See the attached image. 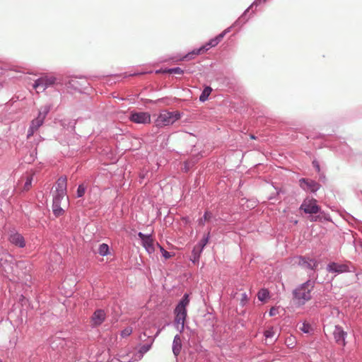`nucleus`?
I'll return each mask as SVG.
<instances>
[{"label": "nucleus", "mask_w": 362, "mask_h": 362, "mask_svg": "<svg viewBox=\"0 0 362 362\" xmlns=\"http://www.w3.org/2000/svg\"><path fill=\"white\" fill-rule=\"evenodd\" d=\"M314 288V282L308 280L296 288L293 293V300L299 305H304L311 299V291Z\"/></svg>", "instance_id": "f257e3e1"}, {"label": "nucleus", "mask_w": 362, "mask_h": 362, "mask_svg": "<svg viewBox=\"0 0 362 362\" xmlns=\"http://www.w3.org/2000/svg\"><path fill=\"white\" fill-rule=\"evenodd\" d=\"M180 118L179 112H168L163 110L160 112L158 117L155 121L156 126L163 127L173 124L175 121Z\"/></svg>", "instance_id": "f03ea898"}, {"label": "nucleus", "mask_w": 362, "mask_h": 362, "mask_svg": "<svg viewBox=\"0 0 362 362\" xmlns=\"http://www.w3.org/2000/svg\"><path fill=\"white\" fill-rule=\"evenodd\" d=\"M228 32V30H225L221 34L217 35L216 37L211 39L208 43L201 47L199 49H197L193 50L192 52L188 53L185 56V59H192V55H198L204 53L205 51H207L210 47H213L216 46L223 38L226 33Z\"/></svg>", "instance_id": "7ed1b4c3"}, {"label": "nucleus", "mask_w": 362, "mask_h": 362, "mask_svg": "<svg viewBox=\"0 0 362 362\" xmlns=\"http://www.w3.org/2000/svg\"><path fill=\"white\" fill-rule=\"evenodd\" d=\"M69 204L68 197H53L52 211L56 216H60L64 214V209Z\"/></svg>", "instance_id": "20e7f679"}, {"label": "nucleus", "mask_w": 362, "mask_h": 362, "mask_svg": "<svg viewBox=\"0 0 362 362\" xmlns=\"http://www.w3.org/2000/svg\"><path fill=\"white\" fill-rule=\"evenodd\" d=\"M300 209L303 210L305 214H316L320 211V206L317 202L313 198H306L300 205Z\"/></svg>", "instance_id": "39448f33"}, {"label": "nucleus", "mask_w": 362, "mask_h": 362, "mask_svg": "<svg viewBox=\"0 0 362 362\" xmlns=\"http://www.w3.org/2000/svg\"><path fill=\"white\" fill-rule=\"evenodd\" d=\"M56 81V78L54 76H44L38 78L33 84V88L37 90V92L44 91L48 86L53 85Z\"/></svg>", "instance_id": "423d86ee"}, {"label": "nucleus", "mask_w": 362, "mask_h": 362, "mask_svg": "<svg viewBox=\"0 0 362 362\" xmlns=\"http://www.w3.org/2000/svg\"><path fill=\"white\" fill-rule=\"evenodd\" d=\"M67 178L66 176L60 177L55 184L54 197H68L66 196Z\"/></svg>", "instance_id": "0eeeda50"}, {"label": "nucleus", "mask_w": 362, "mask_h": 362, "mask_svg": "<svg viewBox=\"0 0 362 362\" xmlns=\"http://www.w3.org/2000/svg\"><path fill=\"white\" fill-rule=\"evenodd\" d=\"M175 325L176 328L182 332L185 327V322L187 317V310L181 309L180 308H175Z\"/></svg>", "instance_id": "6e6552de"}, {"label": "nucleus", "mask_w": 362, "mask_h": 362, "mask_svg": "<svg viewBox=\"0 0 362 362\" xmlns=\"http://www.w3.org/2000/svg\"><path fill=\"white\" fill-rule=\"evenodd\" d=\"M129 119L136 124H149L151 122V115L145 112H132Z\"/></svg>", "instance_id": "1a4fd4ad"}, {"label": "nucleus", "mask_w": 362, "mask_h": 362, "mask_svg": "<svg viewBox=\"0 0 362 362\" xmlns=\"http://www.w3.org/2000/svg\"><path fill=\"white\" fill-rule=\"evenodd\" d=\"M138 236L142 241V245L149 254H152L155 251L154 240L150 235H144L141 232L138 233Z\"/></svg>", "instance_id": "9d476101"}, {"label": "nucleus", "mask_w": 362, "mask_h": 362, "mask_svg": "<svg viewBox=\"0 0 362 362\" xmlns=\"http://www.w3.org/2000/svg\"><path fill=\"white\" fill-rule=\"evenodd\" d=\"M298 264L303 268L310 270L315 269L317 265L316 260L305 257H298Z\"/></svg>", "instance_id": "9b49d317"}, {"label": "nucleus", "mask_w": 362, "mask_h": 362, "mask_svg": "<svg viewBox=\"0 0 362 362\" xmlns=\"http://www.w3.org/2000/svg\"><path fill=\"white\" fill-rule=\"evenodd\" d=\"M300 185L305 190H309L312 192H316L320 188V185L315 181L302 178L300 180Z\"/></svg>", "instance_id": "f8f14e48"}, {"label": "nucleus", "mask_w": 362, "mask_h": 362, "mask_svg": "<svg viewBox=\"0 0 362 362\" xmlns=\"http://www.w3.org/2000/svg\"><path fill=\"white\" fill-rule=\"evenodd\" d=\"M346 333L343 330V329L339 326H335L333 330V335L335 339V341L339 344L344 346L345 345V335Z\"/></svg>", "instance_id": "ddd939ff"}, {"label": "nucleus", "mask_w": 362, "mask_h": 362, "mask_svg": "<svg viewBox=\"0 0 362 362\" xmlns=\"http://www.w3.org/2000/svg\"><path fill=\"white\" fill-rule=\"evenodd\" d=\"M327 270L329 272L343 273L349 272V267L346 264H339L335 262L329 264Z\"/></svg>", "instance_id": "4468645a"}, {"label": "nucleus", "mask_w": 362, "mask_h": 362, "mask_svg": "<svg viewBox=\"0 0 362 362\" xmlns=\"http://www.w3.org/2000/svg\"><path fill=\"white\" fill-rule=\"evenodd\" d=\"M48 110L45 109L43 112H40L37 118L32 120L30 126L35 129L37 130L38 128L43 124Z\"/></svg>", "instance_id": "2eb2a0df"}, {"label": "nucleus", "mask_w": 362, "mask_h": 362, "mask_svg": "<svg viewBox=\"0 0 362 362\" xmlns=\"http://www.w3.org/2000/svg\"><path fill=\"white\" fill-rule=\"evenodd\" d=\"M105 319V313L103 310H97L92 316V322L94 325H101Z\"/></svg>", "instance_id": "dca6fc26"}, {"label": "nucleus", "mask_w": 362, "mask_h": 362, "mask_svg": "<svg viewBox=\"0 0 362 362\" xmlns=\"http://www.w3.org/2000/svg\"><path fill=\"white\" fill-rule=\"evenodd\" d=\"M9 240L11 243L23 247L25 245L23 237L19 233H14L10 235Z\"/></svg>", "instance_id": "f3484780"}, {"label": "nucleus", "mask_w": 362, "mask_h": 362, "mask_svg": "<svg viewBox=\"0 0 362 362\" xmlns=\"http://www.w3.org/2000/svg\"><path fill=\"white\" fill-rule=\"evenodd\" d=\"M182 349V341L179 335H175L173 343V351L175 356H178Z\"/></svg>", "instance_id": "a211bd4d"}, {"label": "nucleus", "mask_w": 362, "mask_h": 362, "mask_svg": "<svg viewBox=\"0 0 362 362\" xmlns=\"http://www.w3.org/2000/svg\"><path fill=\"white\" fill-rule=\"evenodd\" d=\"M209 233L210 232L209 231L207 235L206 236H204L202 240L201 241L199 242V243L197 245L198 247H199V252H198V255H197V257H199V255L201 254V252H202L204 247H205V245L208 243V241H209Z\"/></svg>", "instance_id": "6ab92c4d"}, {"label": "nucleus", "mask_w": 362, "mask_h": 362, "mask_svg": "<svg viewBox=\"0 0 362 362\" xmlns=\"http://www.w3.org/2000/svg\"><path fill=\"white\" fill-rule=\"evenodd\" d=\"M212 89L207 86L202 91V94L199 96V100L202 102H204L208 99V97L211 93Z\"/></svg>", "instance_id": "aec40b11"}, {"label": "nucleus", "mask_w": 362, "mask_h": 362, "mask_svg": "<svg viewBox=\"0 0 362 362\" xmlns=\"http://www.w3.org/2000/svg\"><path fill=\"white\" fill-rule=\"evenodd\" d=\"M189 303V296H188V294H185L183 298H182L181 301L176 306V308L181 307V309L187 310L186 307L188 305Z\"/></svg>", "instance_id": "412c9836"}, {"label": "nucleus", "mask_w": 362, "mask_h": 362, "mask_svg": "<svg viewBox=\"0 0 362 362\" xmlns=\"http://www.w3.org/2000/svg\"><path fill=\"white\" fill-rule=\"evenodd\" d=\"M108 252H109V247L107 244L103 243V244L100 245L99 248H98V253L100 255L105 256V255H107Z\"/></svg>", "instance_id": "4be33fe9"}, {"label": "nucleus", "mask_w": 362, "mask_h": 362, "mask_svg": "<svg viewBox=\"0 0 362 362\" xmlns=\"http://www.w3.org/2000/svg\"><path fill=\"white\" fill-rule=\"evenodd\" d=\"M268 296H269V291L267 289H265V288L261 289L257 293L258 299L261 301L264 300Z\"/></svg>", "instance_id": "5701e85b"}, {"label": "nucleus", "mask_w": 362, "mask_h": 362, "mask_svg": "<svg viewBox=\"0 0 362 362\" xmlns=\"http://www.w3.org/2000/svg\"><path fill=\"white\" fill-rule=\"evenodd\" d=\"M212 217V214L209 211H206L204 217L199 220V225H204L205 221H209Z\"/></svg>", "instance_id": "b1692460"}, {"label": "nucleus", "mask_w": 362, "mask_h": 362, "mask_svg": "<svg viewBox=\"0 0 362 362\" xmlns=\"http://www.w3.org/2000/svg\"><path fill=\"white\" fill-rule=\"evenodd\" d=\"M165 73L168 74H182L184 73V71L180 69V67L166 69L164 71Z\"/></svg>", "instance_id": "393cba45"}, {"label": "nucleus", "mask_w": 362, "mask_h": 362, "mask_svg": "<svg viewBox=\"0 0 362 362\" xmlns=\"http://www.w3.org/2000/svg\"><path fill=\"white\" fill-rule=\"evenodd\" d=\"M132 331H133L132 327H127L124 328L121 332V337H123V338L127 337L131 335V334L132 333Z\"/></svg>", "instance_id": "a878e982"}, {"label": "nucleus", "mask_w": 362, "mask_h": 362, "mask_svg": "<svg viewBox=\"0 0 362 362\" xmlns=\"http://www.w3.org/2000/svg\"><path fill=\"white\" fill-rule=\"evenodd\" d=\"M264 337L268 338H272L275 335V332L274 330V327H271L268 329H267L264 333Z\"/></svg>", "instance_id": "bb28decb"}, {"label": "nucleus", "mask_w": 362, "mask_h": 362, "mask_svg": "<svg viewBox=\"0 0 362 362\" xmlns=\"http://www.w3.org/2000/svg\"><path fill=\"white\" fill-rule=\"evenodd\" d=\"M33 176H28L23 186V190L28 191L31 187Z\"/></svg>", "instance_id": "cd10ccee"}, {"label": "nucleus", "mask_w": 362, "mask_h": 362, "mask_svg": "<svg viewBox=\"0 0 362 362\" xmlns=\"http://www.w3.org/2000/svg\"><path fill=\"white\" fill-rule=\"evenodd\" d=\"M156 245L160 248V252H162V255L165 257V259H169L170 257H171L170 253L164 250L163 247H162L158 243H156Z\"/></svg>", "instance_id": "c85d7f7f"}, {"label": "nucleus", "mask_w": 362, "mask_h": 362, "mask_svg": "<svg viewBox=\"0 0 362 362\" xmlns=\"http://www.w3.org/2000/svg\"><path fill=\"white\" fill-rule=\"evenodd\" d=\"M86 192V188L83 185H80L77 189V196L78 197H81L84 195Z\"/></svg>", "instance_id": "c756f323"}, {"label": "nucleus", "mask_w": 362, "mask_h": 362, "mask_svg": "<svg viewBox=\"0 0 362 362\" xmlns=\"http://www.w3.org/2000/svg\"><path fill=\"white\" fill-rule=\"evenodd\" d=\"M300 329L305 333H309L312 329L309 324L303 323L302 327H300Z\"/></svg>", "instance_id": "7c9ffc66"}, {"label": "nucleus", "mask_w": 362, "mask_h": 362, "mask_svg": "<svg viewBox=\"0 0 362 362\" xmlns=\"http://www.w3.org/2000/svg\"><path fill=\"white\" fill-rule=\"evenodd\" d=\"M240 296H241L240 303H241L242 305H244L248 301L249 298L246 293H243L240 294Z\"/></svg>", "instance_id": "2f4dec72"}, {"label": "nucleus", "mask_w": 362, "mask_h": 362, "mask_svg": "<svg viewBox=\"0 0 362 362\" xmlns=\"http://www.w3.org/2000/svg\"><path fill=\"white\" fill-rule=\"evenodd\" d=\"M151 344H145V345H143L141 348H140V353L141 354H144L146 352H147L150 349H151Z\"/></svg>", "instance_id": "473e14b6"}, {"label": "nucleus", "mask_w": 362, "mask_h": 362, "mask_svg": "<svg viewBox=\"0 0 362 362\" xmlns=\"http://www.w3.org/2000/svg\"><path fill=\"white\" fill-rule=\"evenodd\" d=\"M199 250V247H198L197 245V246H195L194 247V249L192 250V255H193V257H194V261L197 260L199 259V257H197Z\"/></svg>", "instance_id": "72a5a7b5"}, {"label": "nucleus", "mask_w": 362, "mask_h": 362, "mask_svg": "<svg viewBox=\"0 0 362 362\" xmlns=\"http://www.w3.org/2000/svg\"><path fill=\"white\" fill-rule=\"evenodd\" d=\"M279 313L278 308L272 307L269 310V315L274 316Z\"/></svg>", "instance_id": "f704fd0d"}, {"label": "nucleus", "mask_w": 362, "mask_h": 362, "mask_svg": "<svg viewBox=\"0 0 362 362\" xmlns=\"http://www.w3.org/2000/svg\"><path fill=\"white\" fill-rule=\"evenodd\" d=\"M37 131L36 129H35L34 128H33L31 126L30 127L28 131V136L27 137L28 138H30V136H32L35 132Z\"/></svg>", "instance_id": "c9c22d12"}, {"label": "nucleus", "mask_w": 362, "mask_h": 362, "mask_svg": "<svg viewBox=\"0 0 362 362\" xmlns=\"http://www.w3.org/2000/svg\"><path fill=\"white\" fill-rule=\"evenodd\" d=\"M286 342L287 343L288 346H293L294 341H293V339L291 337L287 338L286 340Z\"/></svg>", "instance_id": "e433bc0d"}, {"label": "nucleus", "mask_w": 362, "mask_h": 362, "mask_svg": "<svg viewBox=\"0 0 362 362\" xmlns=\"http://www.w3.org/2000/svg\"><path fill=\"white\" fill-rule=\"evenodd\" d=\"M313 163L314 167H315V168H316V170L319 172V171H320V165H319V164L317 163V162L314 161Z\"/></svg>", "instance_id": "4c0bfd02"}, {"label": "nucleus", "mask_w": 362, "mask_h": 362, "mask_svg": "<svg viewBox=\"0 0 362 362\" xmlns=\"http://www.w3.org/2000/svg\"><path fill=\"white\" fill-rule=\"evenodd\" d=\"M312 221H317V218H312Z\"/></svg>", "instance_id": "58836bf2"}, {"label": "nucleus", "mask_w": 362, "mask_h": 362, "mask_svg": "<svg viewBox=\"0 0 362 362\" xmlns=\"http://www.w3.org/2000/svg\"><path fill=\"white\" fill-rule=\"evenodd\" d=\"M0 362H2V361L0 360Z\"/></svg>", "instance_id": "ea45409f"}, {"label": "nucleus", "mask_w": 362, "mask_h": 362, "mask_svg": "<svg viewBox=\"0 0 362 362\" xmlns=\"http://www.w3.org/2000/svg\"><path fill=\"white\" fill-rule=\"evenodd\" d=\"M264 1H265L266 0H264Z\"/></svg>", "instance_id": "a19ab883"}]
</instances>
